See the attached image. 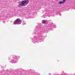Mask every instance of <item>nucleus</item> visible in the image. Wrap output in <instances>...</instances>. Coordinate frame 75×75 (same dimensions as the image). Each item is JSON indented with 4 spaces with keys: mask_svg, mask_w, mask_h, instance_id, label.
I'll return each instance as SVG.
<instances>
[{
    "mask_svg": "<svg viewBox=\"0 0 75 75\" xmlns=\"http://www.w3.org/2000/svg\"><path fill=\"white\" fill-rule=\"evenodd\" d=\"M9 60H10V61L11 60V59H10Z\"/></svg>",
    "mask_w": 75,
    "mask_h": 75,
    "instance_id": "nucleus-9",
    "label": "nucleus"
},
{
    "mask_svg": "<svg viewBox=\"0 0 75 75\" xmlns=\"http://www.w3.org/2000/svg\"><path fill=\"white\" fill-rule=\"evenodd\" d=\"M42 23L44 24H46L48 23V22L47 20H43L42 21Z\"/></svg>",
    "mask_w": 75,
    "mask_h": 75,
    "instance_id": "nucleus-4",
    "label": "nucleus"
},
{
    "mask_svg": "<svg viewBox=\"0 0 75 75\" xmlns=\"http://www.w3.org/2000/svg\"><path fill=\"white\" fill-rule=\"evenodd\" d=\"M18 59V57L15 56L13 57V58L11 61V62L12 63H16L17 62Z\"/></svg>",
    "mask_w": 75,
    "mask_h": 75,
    "instance_id": "nucleus-2",
    "label": "nucleus"
},
{
    "mask_svg": "<svg viewBox=\"0 0 75 75\" xmlns=\"http://www.w3.org/2000/svg\"><path fill=\"white\" fill-rule=\"evenodd\" d=\"M21 23V20L20 19H17L14 22L13 24H20Z\"/></svg>",
    "mask_w": 75,
    "mask_h": 75,
    "instance_id": "nucleus-3",
    "label": "nucleus"
},
{
    "mask_svg": "<svg viewBox=\"0 0 75 75\" xmlns=\"http://www.w3.org/2000/svg\"><path fill=\"white\" fill-rule=\"evenodd\" d=\"M33 42L35 44L37 42V40H34L33 41Z\"/></svg>",
    "mask_w": 75,
    "mask_h": 75,
    "instance_id": "nucleus-6",
    "label": "nucleus"
},
{
    "mask_svg": "<svg viewBox=\"0 0 75 75\" xmlns=\"http://www.w3.org/2000/svg\"><path fill=\"white\" fill-rule=\"evenodd\" d=\"M23 25H24V24H25V22L24 21H23Z\"/></svg>",
    "mask_w": 75,
    "mask_h": 75,
    "instance_id": "nucleus-7",
    "label": "nucleus"
},
{
    "mask_svg": "<svg viewBox=\"0 0 75 75\" xmlns=\"http://www.w3.org/2000/svg\"><path fill=\"white\" fill-rule=\"evenodd\" d=\"M29 2L27 0H25V1H21V4H19L18 5V7H21V6L24 7V6H25L26 5L28 4Z\"/></svg>",
    "mask_w": 75,
    "mask_h": 75,
    "instance_id": "nucleus-1",
    "label": "nucleus"
},
{
    "mask_svg": "<svg viewBox=\"0 0 75 75\" xmlns=\"http://www.w3.org/2000/svg\"><path fill=\"white\" fill-rule=\"evenodd\" d=\"M65 2V0H63V1H60L58 3V4H64Z\"/></svg>",
    "mask_w": 75,
    "mask_h": 75,
    "instance_id": "nucleus-5",
    "label": "nucleus"
},
{
    "mask_svg": "<svg viewBox=\"0 0 75 75\" xmlns=\"http://www.w3.org/2000/svg\"><path fill=\"white\" fill-rule=\"evenodd\" d=\"M49 74V75H50L51 74Z\"/></svg>",
    "mask_w": 75,
    "mask_h": 75,
    "instance_id": "nucleus-8",
    "label": "nucleus"
}]
</instances>
